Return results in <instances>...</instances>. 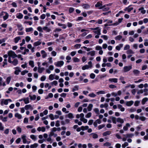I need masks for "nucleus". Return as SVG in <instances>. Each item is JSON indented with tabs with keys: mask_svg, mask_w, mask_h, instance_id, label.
I'll return each mask as SVG.
<instances>
[{
	"mask_svg": "<svg viewBox=\"0 0 148 148\" xmlns=\"http://www.w3.org/2000/svg\"><path fill=\"white\" fill-rule=\"evenodd\" d=\"M14 66H16L18 64V60L17 59H15L12 61V63Z\"/></svg>",
	"mask_w": 148,
	"mask_h": 148,
	"instance_id": "obj_18",
	"label": "nucleus"
},
{
	"mask_svg": "<svg viewBox=\"0 0 148 148\" xmlns=\"http://www.w3.org/2000/svg\"><path fill=\"white\" fill-rule=\"evenodd\" d=\"M90 68L89 66L88 65H85L82 67V70H84L86 69H88Z\"/></svg>",
	"mask_w": 148,
	"mask_h": 148,
	"instance_id": "obj_38",
	"label": "nucleus"
},
{
	"mask_svg": "<svg viewBox=\"0 0 148 148\" xmlns=\"http://www.w3.org/2000/svg\"><path fill=\"white\" fill-rule=\"evenodd\" d=\"M20 39L21 38L20 36L16 37L14 38V42L15 43H17Z\"/></svg>",
	"mask_w": 148,
	"mask_h": 148,
	"instance_id": "obj_28",
	"label": "nucleus"
},
{
	"mask_svg": "<svg viewBox=\"0 0 148 148\" xmlns=\"http://www.w3.org/2000/svg\"><path fill=\"white\" fill-rule=\"evenodd\" d=\"M123 44H120L119 45L117 46L116 47V49L117 50L119 51L121 49V47H123Z\"/></svg>",
	"mask_w": 148,
	"mask_h": 148,
	"instance_id": "obj_16",
	"label": "nucleus"
},
{
	"mask_svg": "<svg viewBox=\"0 0 148 148\" xmlns=\"http://www.w3.org/2000/svg\"><path fill=\"white\" fill-rule=\"evenodd\" d=\"M74 9L73 8H70L69 10V13L70 14L72 13L74 11Z\"/></svg>",
	"mask_w": 148,
	"mask_h": 148,
	"instance_id": "obj_49",
	"label": "nucleus"
},
{
	"mask_svg": "<svg viewBox=\"0 0 148 148\" xmlns=\"http://www.w3.org/2000/svg\"><path fill=\"white\" fill-rule=\"evenodd\" d=\"M25 39L26 42H28L30 40L31 38L29 36H27L26 37Z\"/></svg>",
	"mask_w": 148,
	"mask_h": 148,
	"instance_id": "obj_56",
	"label": "nucleus"
},
{
	"mask_svg": "<svg viewBox=\"0 0 148 148\" xmlns=\"http://www.w3.org/2000/svg\"><path fill=\"white\" fill-rule=\"evenodd\" d=\"M130 46L128 45H126L124 47V50H129L130 48Z\"/></svg>",
	"mask_w": 148,
	"mask_h": 148,
	"instance_id": "obj_53",
	"label": "nucleus"
},
{
	"mask_svg": "<svg viewBox=\"0 0 148 148\" xmlns=\"http://www.w3.org/2000/svg\"><path fill=\"white\" fill-rule=\"evenodd\" d=\"M11 79V77H7L6 81L7 82V84H9L10 82V81Z\"/></svg>",
	"mask_w": 148,
	"mask_h": 148,
	"instance_id": "obj_43",
	"label": "nucleus"
},
{
	"mask_svg": "<svg viewBox=\"0 0 148 148\" xmlns=\"http://www.w3.org/2000/svg\"><path fill=\"white\" fill-rule=\"evenodd\" d=\"M23 15L21 13H18L17 14L16 17L18 19H21L23 18Z\"/></svg>",
	"mask_w": 148,
	"mask_h": 148,
	"instance_id": "obj_7",
	"label": "nucleus"
},
{
	"mask_svg": "<svg viewBox=\"0 0 148 148\" xmlns=\"http://www.w3.org/2000/svg\"><path fill=\"white\" fill-rule=\"evenodd\" d=\"M112 120L113 123L114 124H116V118L114 117H112Z\"/></svg>",
	"mask_w": 148,
	"mask_h": 148,
	"instance_id": "obj_44",
	"label": "nucleus"
},
{
	"mask_svg": "<svg viewBox=\"0 0 148 148\" xmlns=\"http://www.w3.org/2000/svg\"><path fill=\"white\" fill-rule=\"evenodd\" d=\"M102 5V2H100V1H98L95 5V7L96 8L100 7Z\"/></svg>",
	"mask_w": 148,
	"mask_h": 148,
	"instance_id": "obj_9",
	"label": "nucleus"
},
{
	"mask_svg": "<svg viewBox=\"0 0 148 148\" xmlns=\"http://www.w3.org/2000/svg\"><path fill=\"white\" fill-rule=\"evenodd\" d=\"M148 100V98L147 97H145L143 99L142 101V103L143 105H144Z\"/></svg>",
	"mask_w": 148,
	"mask_h": 148,
	"instance_id": "obj_22",
	"label": "nucleus"
},
{
	"mask_svg": "<svg viewBox=\"0 0 148 148\" xmlns=\"http://www.w3.org/2000/svg\"><path fill=\"white\" fill-rule=\"evenodd\" d=\"M29 96L31 100H34L36 98V96L35 95H33L32 96H31V95H29Z\"/></svg>",
	"mask_w": 148,
	"mask_h": 148,
	"instance_id": "obj_34",
	"label": "nucleus"
},
{
	"mask_svg": "<svg viewBox=\"0 0 148 148\" xmlns=\"http://www.w3.org/2000/svg\"><path fill=\"white\" fill-rule=\"evenodd\" d=\"M43 28H42V27L40 26H39L37 28V30L39 31V32H43Z\"/></svg>",
	"mask_w": 148,
	"mask_h": 148,
	"instance_id": "obj_45",
	"label": "nucleus"
},
{
	"mask_svg": "<svg viewBox=\"0 0 148 148\" xmlns=\"http://www.w3.org/2000/svg\"><path fill=\"white\" fill-rule=\"evenodd\" d=\"M93 32L94 33L97 34L98 35H100L101 34L100 29H99L97 31H93Z\"/></svg>",
	"mask_w": 148,
	"mask_h": 148,
	"instance_id": "obj_36",
	"label": "nucleus"
},
{
	"mask_svg": "<svg viewBox=\"0 0 148 148\" xmlns=\"http://www.w3.org/2000/svg\"><path fill=\"white\" fill-rule=\"evenodd\" d=\"M15 116L17 118L19 119H21L22 118L21 115L18 113H16L15 114Z\"/></svg>",
	"mask_w": 148,
	"mask_h": 148,
	"instance_id": "obj_31",
	"label": "nucleus"
},
{
	"mask_svg": "<svg viewBox=\"0 0 148 148\" xmlns=\"http://www.w3.org/2000/svg\"><path fill=\"white\" fill-rule=\"evenodd\" d=\"M109 81L111 82H114L117 83V78H110L109 79Z\"/></svg>",
	"mask_w": 148,
	"mask_h": 148,
	"instance_id": "obj_14",
	"label": "nucleus"
},
{
	"mask_svg": "<svg viewBox=\"0 0 148 148\" xmlns=\"http://www.w3.org/2000/svg\"><path fill=\"white\" fill-rule=\"evenodd\" d=\"M25 109L26 110H27L29 109L32 110L33 109V108L30 104H29L25 105Z\"/></svg>",
	"mask_w": 148,
	"mask_h": 148,
	"instance_id": "obj_8",
	"label": "nucleus"
},
{
	"mask_svg": "<svg viewBox=\"0 0 148 148\" xmlns=\"http://www.w3.org/2000/svg\"><path fill=\"white\" fill-rule=\"evenodd\" d=\"M144 8L143 7H142L138 9L139 11H141L140 12L143 14L145 13L146 11L144 9Z\"/></svg>",
	"mask_w": 148,
	"mask_h": 148,
	"instance_id": "obj_13",
	"label": "nucleus"
},
{
	"mask_svg": "<svg viewBox=\"0 0 148 148\" xmlns=\"http://www.w3.org/2000/svg\"><path fill=\"white\" fill-rule=\"evenodd\" d=\"M41 43V42H40V41H37L35 42L34 43V45L35 47H36L40 45Z\"/></svg>",
	"mask_w": 148,
	"mask_h": 148,
	"instance_id": "obj_25",
	"label": "nucleus"
},
{
	"mask_svg": "<svg viewBox=\"0 0 148 148\" xmlns=\"http://www.w3.org/2000/svg\"><path fill=\"white\" fill-rule=\"evenodd\" d=\"M122 36L119 35L116 36L115 38V39L116 40H120L122 38Z\"/></svg>",
	"mask_w": 148,
	"mask_h": 148,
	"instance_id": "obj_32",
	"label": "nucleus"
},
{
	"mask_svg": "<svg viewBox=\"0 0 148 148\" xmlns=\"http://www.w3.org/2000/svg\"><path fill=\"white\" fill-rule=\"evenodd\" d=\"M93 105L92 104H90L87 107L88 110L90 111L92 110Z\"/></svg>",
	"mask_w": 148,
	"mask_h": 148,
	"instance_id": "obj_20",
	"label": "nucleus"
},
{
	"mask_svg": "<svg viewBox=\"0 0 148 148\" xmlns=\"http://www.w3.org/2000/svg\"><path fill=\"white\" fill-rule=\"evenodd\" d=\"M95 51H90L89 52L87 53V55H90L91 56H93L95 55Z\"/></svg>",
	"mask_w": 148,
	"mask_h": 148,
	"instance_id": "obj_17",
	"label": "nucleus"
},
{
	"mask_svg": "<svg viewBox=\"0 0 148 148\" xmlns=\"http://www.w3.org/2000/svg\"><path fill=\"white\" fill-rule=\"evenodd\" d=\"M64 64V62L63 61H60L57 62V64H55V65L57 67H61Z\"/></svg>",
	"mask_w": 148,
	"mask_h": 148,
	"instance_id": "obj_2",
	"label": "nucleus"
},
{
	"mask_svg": "<svg viewBox=\"0 0 148 148\" xmlns=\"http://www.w3.org/2000/svg\"><path fill=\"white\" fill-rule=\"evenodd\" d=\"M89 128V127L88 126H82L81 127V129L82 131H84L88 130Z\"/></svg>",
	"mask_w": 148,
	"mask_h": 148,
	"instance_id": "obj_27",
	"label": "nucleus"
},
{
	"mask_svg": "<svg viewBox=\"0 0 148 148\" xmlns=\"http://www.w3.org/2000/svg\"><path fill=\"white\" fill-rule=\"evenodd\" d=\"M146 118L143 116H140L139 119L142 121H144L146 120Z\"/></svg>",
	"mask_w": 148,
	"mask_h": 148,
	"instance_id": "obj_62",
	"label": "nucleus"
},
{
	"mask_svg": "<svg viewBox=\"0 0 148 148\" xmlns=\"http://www.w3.org/2000/svg\"><path fill=\"white\" fill-rule=\"evenodd\" d=\"M94 111L97 114H99V110L97 108H95L94 110Z\"/></svg>",
	"mask_w": 148,
	"mask_h": 148,
	"instance_id": "obj_58",
	"label": "nucleus"
},
{
	"mask_svg": "<svg viewBox=\"0 0 148 148\" xmlns=\"http://www.w3.org/2000/svg\"><path fill=\"white\" fill-rule=\"evenodd\" d=\"M23 101H24L25 103V104L28 103L29 102L28 97L24 98L23 99Z\"/></svg>",
	"mask_w": 148,
	"mask_h": 148,
	"instance_id": "obj_24",
	"label": "nucleus"
},
{
	"mask_svg": "<svg viewBox=\"0 0 148 148\" xmlns=\"http://www.w3.org/2000/svg\"><path fill=\"white\" fill-rule=\"evenodd\" d=\"M89 96L91 97H94L96 96V95L93 93H90L88 95Z\"/></svg>",
	"mask_w": 148,
	"mask_h": 148,
	"instance_id": "obj_60",
	"label": "nucleus"
},
{
	"mask_svg": "<svg viewBox=\"0 0 148 148\" xmlns=\"http://www.w3.org/2000/svg\"><path fill=\"white\" fill-rule=\"evenodd\" d=\"M129 144L128 143L125 142L124 144H122V147L123 148H125L126 147L128 146Z\"/></svg>",
	"mask_w": 148,
	"mask_h": 148,
	"instance_id": "obj_39",
	"label": "nucleus"
},
{
	"mask_svg": "<svg viewBox=\"0 0 148 148\" xmlns=\"http://www.w3.org/2000/svg\"><path fill=\"white\" fill-rule=\"evenodd\" d=\"M53 96V94L51 93H50L49 94L48 96L47 97L45 98V99H48L49 97V98H52Z\"/></svg>",
	"mask_w": 148,
	"mask_h": 148,
	"instance_id": "obj_50",
	"label": "nucleus"
},
{
	"mask_svg": "<svg viewBox=\"0 0 148 148\" xmlns=\"http://www.w3.org/2000/svg\"><path fill=\"white\" fill-rule=\"evenodd\" d=\"M92 135V138L94 139H96L98 138V135L95 133H92L90 134V135Z\"/></svg>",
	"mask_w": 148,
	"mask_h": 148,
	"instance_id": "obj_26",
	"label": "nucleus"
},
{
	"mask_svg": "<svg viewBox=\"0 0 148 148\" xmlns=\"http://www.w3.org/2000/svg\"><path fill=\"white\" fill-rule=\"evenodd\" d=\"M105 126V125L104 124L100 125L98 126V129L99 130H101Z\"/></svg>",
	"mask_w": 148,
	"mask_h": 148,
	"instance_id": "obj_54",
	"label": "nucleus"
},
{
	"mask_svg": "<svg viewBox=\"0 0 148 148\" xmlns=\"http://www.w3.org/2000/svg\"><path fill=\"white\" fill-rule=\"evenodd\" d=\"M83 8L85 9H87L90 8V5L87 3H84L82 5Z\"/></svg>",
	"mask_w": 148,
	"mask_h": 148,
	"instance_id": "obj_6",
	"label": "nucleus"
},
{
	"mask_svg": "<svg viewBox=\"0 0 148 148\" xmlns=\"http://www.w3.org/2000/svg\"><path fill=\"white\" fill-rule=\"evenodd\" d=\"M93 122V120L92 119L89 120L88 121V125H91Z\"/></svg>",
	"mask_w": 148,
	"mask_h": 148,
	"instance_id": "obj_63",
	"label": "nucleus"
},
{
	"mask_svg": "<svg viewBox=\"0 0 148 148\" xmlns=\"http://www.w3.org/2000/svg\"><path fill=\"white\" fill-rule=\"evenodd\" d=\"M28 71L27 70H24L23 71H22L21 72V74L22 75H25L26 73H28Z\"/></svg>",
	"mask_w": 148,
	"mask_h": 148,
	"instance_id": "obj_47",
	"label": "nucleus"
},
{
	"mask_svg": "<svg viewBox=\"0 0 148 148\" xmlns=\"http://www.w3.org/2000/svg\"><path fill=\"white\" fill-rule=\"evenodd\" d=\"M116 121L118 122H119L121 124L123 123L124 122L123 120L120 118H117Z\"/></svg>",
	"mask_w": 148,
	"mask_h": 148,
	"instance_id": "obj_29",
	"label": "nucleus"
},
{
	"mask_svg": "<svg viewBox=\"0 0 148 148\" xmlns=\"http://www.w3.org/2000/svg\"><path fill=\"white\" fill-rule=\"evenodd\" d=\"M134 103V102L132 101H127L126 102V105L128 106H130L132 105Z\"/></svg>",
	"mask_w": 148,
	"mask_h": 148,
	"instance_id": "obj_10",
	"label": "nucleus"
},
{
	"mask_svg": "<svg viewBox=\"0 0 148 148\" xmlns=\"http://www.w3.org/2000/svg\"><path fill=\"white\" fill-rule=\"evenodd\" d=\"M15 68L16 70L15 71L14 73L16 75H18L19 74V72H21V70L18 67H16Z\"/></svg>",
	"mask_w": 148,
	"mask_h": 148,
	"instance_id": "obj_5",
	"label": "nucleus"
},
{
	"mask_svg": "<svg viewBox=\"0 0 148 148\" xmlns=\"http://www.w3.org/2000/svg\"><path fill=\"white\" fill-rule=\"evenodd\" d=\"M33 30V28L32 27H29V28H26L25 29V31L26 32H32Z\"/></svg>",
	"mask_w": 148,
	"mask_h": 148,
	"instance_id": "obj_35",
	"label": "nucleus"
},
{
	"mask_svg": "<svg viewBox=\"0 0 148 148\" xmlns=\"http://www.w3.org/2000/svg\"><path fill=\"white\" fill-rule=\"evenodd\" d=\"M130 125L129 123H127L126 124V126H124L123 129L125 131H127L128 129V127L130 126Z\"/></svg>",
	"mask_w": 148,
	"mask_h": 148,
	"instance_id": "obj_15",
	"label": "nucleus"
},
{
	"mask_svg": "<svg viewBox=\"0 0 148 148\" xmlns=\"http://www.w3.org/2000/svg\"><path fill=\"white\" fill-rule=\"evenodd\" d=\"M127 54H134V53L133 51L131 49H129L127 51Z\"/></svg>",
	"mask_w": 148,
	"mask_h": 148,
	"instance_id": "obj_41",
	"label": "nucleus"
},
{
	"mask_svg": "<svg viewBox=\"0 0 148 148\" xmlns=\"http://www.w3.org/2000/svg\"><path fill=\"white\" fill-rule=\"evenodd\" d=\"M92 113L90 112H89L85 116V117L86 118H89L91 116Z\"/></svg>",
	"mask_w": 148,
	"mask_h": 148,
	"instance_id": "obj_48",
	"label": "nucleus"
},
{
	"mask_svg": "<svg viewBox=\"0 0 148 148\" xmlns=\"http://www.w3.org/2000/svg\"><path fill=\"white\" fill-rule=\"evenodd\" d=\"M67 117L70 119H72L73 118L74 116L72 113H70L66 115H65L66 118H67Z\"/></svg>",
	"mask_w": 148,
	"mask_h": 148,
	"instance_id": "obj_11",
	"label": "nucleus"
},
{
	"mask_svg": "<svg viewBox=\"0 0 148 148\" xmlns=\"http://www.w3.org/2000/svg\"><path fill=\"white\" fill-rule=\"evenodd\" d=\"M90 76L91 79H94L95 77V75L93 73H91L90 74Z\"/></svg>",
	"mask_w": 148,
	"mask_h": 148,
	"instance_id": "obj_51",
	"label": "nucleus"
},
{
	"mask_svg": "<svg viewBox=\"0 0 148 148\" xmlns=\"http://www.w3.org/2000/svg\"><path fill=\"white\" fill-rule=\"evenodd\" d=\"M41 53L42 55V58H45L47 56V54L44 50H41Z\"/></svg>",
	"mask_w": 148,
	"mask_h": 148,
	"instance_id": "obj_4",
	"label": "nucleus"
},
{
	"mask_svg": "<svg viewBox=\"0 0 148 148\" xmlns=\"http://www.w3.org/2000/svg\"><path fill=\"white\" fill-rule=\"evenodd\" d=\"M5 15L3 16V19L4 20H5L7 19L9 16V14L7 12H5Z\"/></svg>",
	"mask_w": 148,
	"mask_h": 148,
	"instance_id": "obj_33",
	"label": "nucleus"
},
{
	"mask_svg": "<svg viewBox=\"0 0 148 148\" xmlns=\"http://www.w3.org/2000/svg\"><path fill=\"white\" fill-rule=\"evenodd\" d=\"M134 74L136 75H138L140 73V71L137 69H134L133 71Z\"/></svg>",
	"mask_w": 148,
	"mask_h": 148,
	"instance_id": "obj_23",
	"label": "nucleus"
},
{
	"mask_svg": "<svg viewBox=\"0 0 148 148\" xmlns=\"http://www.w3.org/2000/svg\"><path fill=\"white\" fill-rule=\"evenodd\" d=\"M38 145L37 143H35L33 145H30V147L31 148H35L38 147Z\"/></svg>",
	"mask_w": 148,
	"mask_h": 148,
	"instance_id": "obj_37",
	"label": "nucleus"
},
{
	"mask_svg": "<svg viewBox=\"0 0 148 148\" xmlns=\"http://www.w3.org/2000/svg\"><path fill=\"white\" fill-rule=\"evenodd\" d=\"M111 132L110 131H107L104 132L103 134V135L104 136H106L108 135H110L111 134Z\"/></svg>",
	"mask_w": 148,
	"mask_h": 148,
	"instance_id": "obj_12",
	"label": "nucleus"
},
{
	"mask_svg": "<svg viewBox=\"0 0 148 148\" xmlns=\"http://www.w3.org/2000/svg\"><path fill=\"white\" fill-rule=\"evenodd\" d=\"M97 93L98 95L100 94H104L105 93V92L104 91L101 90L97 92Z\"/></svg>",
	"mask_w": 148,
	"mask_h": 148,
	"instance_id": "obj_55",
	"label": "nucleus"
},
{
	"mask_svg": "<svg viewBox=\"0 0 148 148\" xmlns=\"http://www.w3.org/2000/svg\"><path fill=\"white\" fill-rule=\"evenodd\" d=\"M45 69L44 67L41 68L39 67L38 68V71L39 73H41Z\"/></svg>",
	"mask_w": 148,
	"mask_h": 148,
	"instance_id": "obj_21",
	"label": "nucleus"
},
{
	"mask_svg": "<svg viewBox=\"0 0 148 148\" xmlns=\"http://www.w3.org/2000/svg\"><path fill=\"white\" fill-rule=\"evenodd\" d=\"M111 145V144L110 143L108 142H106L105 143H104L103 146H104L108 147L110 146Z\"/></svg>",
	"mask_w": 148,
	"mask_h": 148,
	"instance_id": "obj_42",
	"label": "nucleus"
},
{
	"mask_svg": "<svg viewBox=\"0 0 148 148\" xmlns=\"http://www.w3.org/2000/svg\"><path fill=\"white\" fill-rule=\"evenodd\" d=\"M14 52L10 50L8 51V55L9 57H12L13 55V53H14Z\"/></svg>",
	"mask_w": 148,
	"mask_h": 148,
	"instance_id": "obj_30",
	"label": "nucleus"
},
{
	"mask_svg": "<svg viewBox=\"0 0 148 148\" xmlns=\"http://www.w3.org/2000/svg\"><path fill=\"white\" fill-rule=\"evenodd\" d=\"M123 136H125L126 138H131L134 136V134H127L125 135H124Z\"/></svg>",
	"mask_w": 148,
	"mask_h": 148,
	"instance_id": "obj_19",
	"label": "nucleus"
},
{
	"mask_svg": "<svg viewBox=\"0 0 148 148\" xmlns=\"http://www.w3.org/2000/svg\"><path fill=\"white\" fill-rule=\"evenodd\" d=\"M16 130L18 133H21V128L19 127H18L16 129Z\"/></svg>",
	"mask_w": 148,
	"mask_h": 148,
	"instance_id": "obj_64",
	"label": "nucleus"
},
{
	"mask_svg": "<svg viewBox=\"0 0 148 148\" xmlns=\"http://www.w3.org/2000/svg\"><path fill=\"white\" fill-rule=\"evenodd\" d=\"M95 49L97 50H100L102 49V48L100 46H97L95 47Z\"/></svg>",
	"mask_w": 148,
	"mask_h": 148,
	"instance_id": "obj_59",
	"label": "nucleus"
},
{
	"mask_svg": "<svg viewBox=\"0 0 148 148\" xmlns=\"http://www.w3.org/2000/svg\"><path fill=\"white\" fill-rule=\"evenodd\" d=\"M73 61L75 62H79V60L77 57L73 59Z\"/></svg>",
	"mask_w": 148,
	"mask_h": 148,
	"instance_id": "obj_61",
	"label": "nucleus"
},
{
	"mask_svg": "<svg viewBox=\"0 0 148 148\" xmlns=\"http://www.w3.org/2000/svg\"><path fill=\"white\" fill-rule=\"evenodd\" d=\"M30 137L32 140H35L36 139V136L34 135H31L30 136Z\"/></svg>",
	"mask_w": 148,
	"mask_h": 148,
	"instance_id": "obj_57",
	"label": "nucleus"
},
{
	"mask_svg": "<svg viewBox=\"0 0 148 148\" xmlns=\"http://www.w3.org/2000/svg\"><path fill=\"white\" fill-rule=\"evenodd\" d=\"M29 64L32 67H34V62L32 60H30L29 62Z\"/></svg>",
	"mask_w": 148,
	"mask_h": 148,
	"instance_id": "obj_40",
	"label": "nucleus"
},
{
	"mask_svg": "<svg viewBox=\"0 0 148 148\" xmlns=\"http://www.w3.org/2000/svg\"><path fill=\"white\" fill-rule=\"evenodd\" d=\"M43 29L44 30H46L48 32H49L50 31V29L47 26H45L43 27Z\"/></svg>",
	"mask_w": 148,
	"mask_h": 148,
	"instance_id": "obj_46",
	"label": "nucleus"
},
{
	"mask_svg": "<svg viewBox=\"0 0 148 148\" xmlns=\"http://www.w3.org/2000/svg\"><path fill=\"white\" fill-rule=\"evenodd\" d=\"M49 78L50 80H52L54 79V75L52 74L50 75L49 76Z\"/></svg>",
	"mask_w": 148,
	"mask_h": 148,
	"instance_id": "obj_52",
	"label": "nucleus"
},
{
	"mask_svg": "<svg viewBox=\"0 0 148 148\" xmlns=\"http://www.w3.org/2000/svg\"><path fill=\"white\" fill-rule=\"evenodd\" d=\"M131 6H132V5H130L128 7L125 8L124 9V10L125 11H127L128 12H130L133 9V7L129 8V7Z\"/></svg>",
	"mask_w": 148,
	"mask_h": 148,
	"instance_id": "obj_3",
	"label": "nucleus"
},
{
	"mask_svg": "<svg viewBox=\"0 0 148 148\" xmlns=\"http://www.w3.org/2000/svg\"><path fill=\"white\" fill-rule=\"evenodd\" d=\"M132 69V66H125L123 68L124 71L126 72L130 71Z\"/></svg>",
	"mask_w": 148,
	"mask_h": 148,
	"instance_id": "obj_1",
	"label": "nucleus"
}]
</instances>
